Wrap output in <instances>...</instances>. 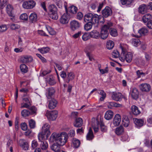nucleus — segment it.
Returning <instances> with one entry per match:
<instances>
[{
    "label": "nucleus",
    "instance_id": "1",
    "mask_svg": "<svg viewBox=\"0 0 152 152\" xmlns=\"http://www.w3.org/2000/svg\"><path fill=\"white\" fill-rule=\"evenodd\" d=\"M68 138V135L66 132H62L60 134L54 132L51 135L49 141L50 142H56L63 146L67 142Z\"/></svg>",
    "mask_w": 152,
    "mask_h": 152
},
{
    "label": "nucleus",
    "instance_id": "2",
    "mask_svg": "<svg viewBox=\"0 0 152 152\" xmlns=\"http://www.w3.org/2000/svg\"><path fill=\"white\" fill-rule=\"evenodd\" d=\"M113 26V23L110 22H108L104 24L101 28L100 38L103 39H105L107 37L109 33L108 30Z\"/></svg>",
    "mask_w": 152,
    "mask_h": 152
},
{
    "label": "nucleus",
    "instance_id": "3",
    "mask_svg": "<svg viewBox=\"0 0 152 152\" xmlns=\"http://www.w3.org/2000/svg\"><path fill=\"white\" fill-rule=\"evenodd\" d=\"M120 47L121 50L122 52L121 55L122 56V57L121 58H123L125 59L127 63H130L132 59V54L130 52L126 53V50L122 46H121Z\"/></svg>",
    "mask_w": 152,
    "mask_h": 152
},
{
    "label": "nucleus",
    "instance_id": "4",
    "mask_svg": "<svg viewBox=\"0 0 152 152\" xmlns=\"http://www.w3.org/2000/svg\"><path fill=\"white\" fill-rule=\"evenodd\" d=\"M49 10L50 11V17L54 20H57L58 18V15L57 12V8L54 5L50 6Z\"/></svg>",
    "mask_w": 152,
    "mask_h": 152
},
{
    "label": "nucleus",
    "instance_id": "5",
    "mask_svg": "<svg viewBox=\"0 0 152 152\" xmlns=\"http://www.w3.org/2000/svg\"><path fill=\"white\" fill-rule=\"evenodd\" d=\"M66 2H65L64 3V5L66 13L64 14L61 17L60 20V23L63 24L67 23L69 21L70 18L69 14L68 13V10L66 5Z\"/></svg>",
    "mask_w": 152,
    "mask_h": 152
},
{
    "label": "nucleus",
    "instance_id": "6",
    "mask_svg": "<svg viewBox=\"0 0 152 152\" xmlns=\"http://www.w3.org/2000/svg\"><path fill=\"white\" fill-rule=\"evenodd\" d=\"M58 113V111L55 110H47L45 115L49 121H53L56 119L57 117Z\"/></svg>",
    "mask_w": 152,
    "mask_h": 152
},
{
    "label": "nucleus",
    "instance_id": "7",
    "mask_svg": "<svg viewBox=\"0 0 152 152\" xmlns=\"http://www.w3.org/2000/svg\"><path fill=\"white\" fill-rule=\"evenodd\" d=\"M35 2L33 0H29L25 1L23 4V7L25 9H31L34 8L35 5Z\"/></svg>",
    "mask_w": 152,
    "mask_h": 152
},
{
    "label": "nucleus",
    "instance_id": "8",
    "mask_svg": "<svg viewBox=\"0 0 152 152\" xmlns=\"http://www.w3.org/2000/svg\"><path fill=\"white\" fill-rule=\"evenodd\" d=\"M46 96L48 99H50L54 98V94L55 91L54 88L52 87H50L46 89Z\"/></svg>",
    "mask_w": 152,
    "mask_h": 152
},
{
    "label": "nucleus",
    "instance_id": "9",
    "mask_svg": "<svg viewBox=\"0 0 152 152\" xmlns=\"http://www.w3.org/2000/svg\"><path fill=\"white\" fill-rule=\"evenodd\" d=\"M81 23L76 20H73L70 22V28L72 31L78 29L80 26Z\"/></svg>",
    "mask_w": 152,
    "mask_h": 152
},
{
    "label": "nucleus",
    "instance_id": "10",
    "mask_svg": "<svg viewBox=\"0 0 152 152\" xmlns=\"http://www.w3.org/2000/svg\"><path fill=\"white\" fill-rule=\"evenodd\" d=\"M50 127V125L47 123H46L42 127V132H44L46 135V138L47 139L48 136L50 134V132L49 130Z\"/></svg>",
    "mask_w": 152,
    "mask_h": 152
},
{
    "label": "nucleus",
    "instance_id": "11",
    "mask_svg": "<svg viewBox=\"0 0 152 152\" xmlns=\"http://www.w3.org/2000/svg\"><path fill=\"white\" fill-rule=\"evenodd\" d=\"M139 87L142 92H148L150 90L151 88L150 85L146 83L141 84L139 86Z\"/></svg>",
    "mask_w": 152,
    "mask_h": 152
},
{
    "label": "nucleus",
    "instance_id": "12",
    "mask_svg": "<svg viewBox=\"0 0 152 152\" xmlns=\"http://www.w3.org/2000/svg\"><path fill=\"white\" fill-rule=\"evenodd\" d=\"M112 13V11L111 9L108 7H106L105 9L102 11V14L104 18H107L110 16Z\"/></svg>",
    "mask_w": 152,
    "mask_h": 152
},
{
    "label": "nucleus",
    "instance_id": "13",
    "mask_svg": "<svg viewBox=\"0 0 152 152\" xmlns=\"http://www.w3.org/2000/svg\"><path fill=\"white\" fill-rule=\"evenodd\" d=\"M130 94L133 99L136 100L138 98L139 96V92L138 89L136 88H133L131 91Z\"/></svg>",
    "mask_w": 152,
    "mask_h": 152
},
{
    "label": "nucleus",
    "instance_id": "14",
    "mask_svg": "<svg viewBox=\"0 0 152 152\" xmlns=\"http://www.w3.org/2000/svg\"><path fill=\"white\" fill-rule=\"evenodd\" d=\"M33 60L31 56L27 55L23 56L20 58V61L23 63L31 62Z\"/></svg>",
    "mask_w": 152,
    "mask_h": 152
},
{
    "label": "nucleus",
    "instance_id": "15",
    "mask_svg": "<svg viewBox=\"0 0 152 152\" xmlns=\"http://www.w3.org/2000/svg\"><path fill=\"white\" fill-rule=\"evenodd\" d=\"M49 102L48 107L50 109H54L56 106L57 104V101L54 98L50 99H48Z\"/></svg>",
    "mask_w": 152,
    "mask_h": 152
},
{
    "label": "nucleus",
    "instance_id": "16",
    "mask_svg": "<svg viewBox=\"0 0 152 152\" xmlns=\"http://www.w3.org/2000/svg\"><path fill=\"white\" fill-rule=\"evenodd\" d=\"M106 106L107 107L110 109H112L113 107H122L121 104H117L116 102H108L106 103Z\"/></svg>",
    "mask_w": 152,
    "mask_h": 152
},
{
    "label": "nucleus",
    "instance_id": "17",
    "mask_svg": "<svg viewBox=\"0 0 152 152\" xmlns=\"http://www.w3.org/2000/svg\"><path fill=\"white\" fill-rule=\"evenodd\" d=\"M111 97L113 99L117 101H119L121 100L122 96L120 93L113 92Z\"/></svg>",
    "mask_w": 152,
    "mask_h": 152
},
{
    "label": "nucleus",
    "instance_id": "18",
    "mask_svg": "<svg viewBox=\"0 0 152 152\" xmlns=\"http://www.w3.org/2000/svg\"><path fill=\"white\" fill-rule=\"evenodd\" d=\"M91 38L98 39L100 38V33L97 31L94 30L90 32Z\"/></svg>",
    "mask_w": 152,
    "mask_h": 152
},
{
    "label": "nucleus",
    "instance_id": "19",
    "mask_svg": "<svg viewBox=\"0 0 152 152\" xmlns=\"http://www.w3.org/2000/svg\"><path fill=\"white\" fill-rule=\"evenodd\" d=\"M131 111L132 113L135 115H138L141 113L140 110L135 105H132L131 107Z\"/></svg>",
    "mask_w": 152,
    "mask_h": 152
},
{
    "label": "nucleus",
    "instance_id": "20",
    "mask_svg": "<svg viewBox=\"0 0 152 152\" xmlns=\"http://www.w3.org/2000/svg\"><path fill=\"white\" fill-rule=\"evenodd\" d=\"M102 16L101 15H98L96 14H93L92 20L91 22L92 23L94 24L96 23H99V20L102 18Z\"/></svg>",
    "mask_w": 152,
    "mask_h": 152
},
{
    "label": "nucleus",
    "instance_id": "21",
    "mask_svg": "<svg viewBox=\"0 0 152 152\" xmlns=\"http://www.w3.org/2000/svg\"><path fill=\"white\" fill-rule=\"evenodd\" d=\"M121 121V116L119 114H116L114 117L113 120V123L114 126H116L119 125Z\"/></svg>",
    "mask_w": 152,
    "mask_h": 152
},
{
    "label": "nucleus",
    "instance_id": "22",
    "mask_svg": "<svg viewBox=\"0 0 152 152\" xmlns=\"http://www.w3.org/2000/svg\"><path fill=\"white\" fill-rule=\"evenodd\" d=\"M83 124V121L82 118H76L74 123V126L76 127H81Z\"/></svg>",
    "mask_w": 152,
    "mask_h": 152
},
{
    "label": "nucleus",
    "instance_id": "23",
    "mask_svg": "<svg viewBox=\"0 0 152 152\" xmlns=\"http://www.w3.org/2000/svg\"><path fill=\"white\" fill-rule=\"evenodd\" d=\"M134 121L136 126L137 127L142 126L143 125L144 120L142 119L134 118Z\"/></svg>",
    "mask_w": 152,
    "mask_h": 152
},
{
    "label": "nucleus",
    "instance_id": "24",
    "mask_svg": "<svg viewBox=\"0 0 152 152\" xmlns=\"http://www.w3.org/2000/svg\"><path fill=\"white\" fill-rule=\"evenodd\" d=\"M61 145H59L56 142H55L51 146V149L56 152H58L60 151V146Z\"/></svg>",
    "mask_w": 152,
    "mask_h": 152
},
{
    "label": "nucleus",
    "instance_id": "25",
    "mask_svg": "<svg viewBox=\"0 0 152 152\" xmlns=\"http://www.w3.org/2000/svg\"><path fill=\"white\" fill-rule=\"evenodd\" d=\"M46 82L50 85L55 84L56 82L53 77H46L45 78Z\"/></svg>",
    "mask_w": 152,
    "mask_h": 152
},
{
    "label": "nucleus",
    "instance_id": "26",
    "mask_svg": "<svg viewBox=\"0 0 152 152\" xmlns=\"http://www.w3.org/2000/svg\"><path fill=\"white\" fill-rule=\"evenodd\" d=\"M139 12L142 14H144L148 11L146 4H142L139 7Z\"/></svg>",
    "mask_w": 152,
    "mask_h": 152
},
{
    "label": "nucleus",
    "instance_id": "27",
    "mask_svg": "<svg viewBox=\"0 0 152 152\" xmlns=\"http://www.w3.org/2000/svg\"><path fill=\"white\" fill-rule=\"evenodd\" d=\"M152 15L149 13H147L144 15L142 17V20L144 23H147L150 20H151Z\"/></svg>",
    "mask_w": 152,
    "mask_h": 152
},
{
    "label": "nucleus",
    "instance_id": "28",
    "mask_svg": "<svg viewBox=\"0 0 152 152\" xmlns=\"http://www.w3.org/2000/svg\"><path fill=\"white\" fill-rule=\"evenodd\" d=\"M37 17L35 13H32L29 16V21L31 23H34L37 20Z\"/></svg>",
    "mask_w": 152,
    "mask_h": 152
},
{
    "label": "nucleus",
    "instance_id": "29",
    "mask_svg": "<svg viewBox=\"0 0 152 152\" xmlns=\"http://www.w3.org/2000/svg\"><path fill=\"white\" fill-rule=\"evenodd\" d=\"M113 115V112L112 110H108L105 113L104 118L107 120H110L112 119Z\"/></svg>",
    "mask_w": 152,
    "mask_h": 152
},
{
    "label": "nucleus",
    "instance_id": "30",
    "mask_svg": "<svg viewBox=\"0 0 152 152\" xmlns=\"http://www.w3.org/2000/svg\"><path fill=\"white\" fill-rule=\"evenodd\" d=\"M93 14L88 13L85 15L84 17V21L85 22H91L92 20Z\"/></svg>",
    "mask_w": 152,
    "mask_h": 152
},
{
    "label": "nucleus",
    "instance_id": "31",
    "mask_svg": "<svg viewBox=\"0 0 152 152\" xmlns=\"http://www.w3.org/2000/svg\"><path fill=\"white\" fill-rule=\"evenodd\" d=\"M148 32V29L145 27H142L138 31V33L140 34V36H145L147 35Z\"/></svg>",
    "mask_w": 152,
    "mask_h": 152
},
{
    "label": "nucleus",
    "instance_id": "32",
    "mask_svg": "<svg viewBox=\"0 0 152 152\" xmlns=\"http://www.w3.org/2000/svg\"><path fill=\"white\" fill-rule=\"evenodd\" d=\"M72 145L76 148H78L80 146V142L79 140L76 138H73L72 140Z\"/></svg>",
    "mask_w": 152,
    "mask_h": 152
},
{
    "label": "nucleus",
    "instance_id": "33",
    "mask_svg": "<svg viewBox=\"0 0 152 152\" xmlns=\"http://www.w3.org/2000/svg\"><path fill=\"white\" fill-rule=\"evenodd\" d=\"M109 29H110L109 33L112 36L115 37L118 36L117 31L115 29L110 27Z\"/></svg>",
    "mask_w": 152,
    "mask_h": 152
},
{
    "label": "nucleus",
    "instance_id": "34",
    "mask_svg": "<svg viewBox=\"0 0 152 152\" xmlns=\"http://www.w3.org/2000/svg\"><path fill=\"white\" fill-rule=\"evenodd\" d=\"M124 132V128L123 126H121L116 129L115 133L118 135H120L123 134Z\"/></svg>",
    "mask_w": 152,
    "mask_h": 152
},
{
    "label": "nucleus",
    "instance_id": "35",
    "mask_svg": "<svg viewBox=\"0 0 152 152\" xmlns=\"http://www.w3.org/2000/svg\"><path fill=\"white\" fill-rule=\"evenodd\" d=\"M41 142L40 144V147L42 150H46L48 147V144L47 142L45 141H40Z\"/></svg>",
    "mask_w": 152,
    "mask_h": 152
},
{
    "label": "nucleus",
    "instance_id": "36",
    "mask_svg": "<svg viewBox=\"0 0 152 152\" xmlns=\"http://www.w3.org/2000/svg\"><path fill=\"white\" fill-rule=\"evenodd\" d=\"M95 123L94 126L93 123H92V125L93 128L94 132H96L98 131V127L99 123V121L97 119L95 121Z\"/></svg>",
    "mask_w": 152,
    "mask_h": 152
},
{
    "label": "nucleus",
    "instance_id": "37",
    "mask_svg": "<svg viewBox=\"0 0 152 152\" xmlns=\"http://www.w3.org/2000/svg\"><path fill=\"white\" fill-rule=\"evenodd\" d=\"M99 123L101 131L103 132H106L107 130V127L106 126L104 125L102 121L100 120Z\"/></svg>",
    "mask_w": 152,
    "mask_h": 152
},
{
    "label": "nucleus",
    "instance_id": "38",
    "mask_svg": "<svg viewBox=\"0 0 152 152\" xmlns=\"http://www.w3.org/2000/svg\"><path fill=\"white\" fill-rule=\"evenodd\" d=\"M77 8L74 6H72L69 8V12L72 14H75L77 12Z\"/></svg>",
    "mask_w": 152,
    "mask_h": 152
},
{
    "label": "nucleus",
    "instance_id": "39",
    "mask_svg": "<svg viewBox=\"0 0 152 152\" xmlns=\"http://www.w3.org/2000/svg\"><path fill=\"white\" fill-rule=\"evenodd\" d=\"M122 124L125 127H127L128 126L129 124V119L127 117H125L122 119Z\"/></svg>",
    "mask_w": 152,
    "mask_h": 152
},
{
    "label": "nucleus",
    "instance_id": "40",
    "mask_svg": "<svg viewBox=\"0 0 152 152\" xmlns=\"http://www.w3.org/2000/svg\"><path fill=\"white\" fill-rule=\"evenodd\" d=\"M132 45L135 47L138 46L140 44V41L137 38L132 39Z\"/></svg>",
    "mask_w": 152,
    "mask_h": 152
},
{
    "label": "nucleus",
    "instance_id": "41",
    "mask_svg": "<svg viewBox=\"0 0 152 152\" xmlns=\"http://www.w3.org/2000/svg\"><path fill=\"white\" fill-rule=\"evenodd\" d=\"M46 134L44 132H42L39 133L38 135V138L40 141H44V140L45 139V137H46Z\"/></svg>",
    "mask_w": 152,
    "mask_h": 152
},
{
    "label": "nucleus",
    "instance_id": "42",
    "mask_svg": "<svg viewBox=\"0 0 152 152\" xmlns=\"http://www.w3.org/2000/svg\"><path fill=\"white\" fill-rule=\"evenodd\" d=\"M20 68L21 72L24 73H26L28 71L27 67L24 64H22L20 65Z\"/></svg>",
    "mask_w": 152,
    "mask_h": 152
},
{
    "label": "nucleus",
    "instance_id": "43",
    "mask_svg": "<svg viewBox=\"0 0 152 152\" xmlns=\"http://www.w3.org/2000/svg\"><path fill=\"white\" fill-rule=\"evenodd\" d=\"M13 7L10 4L7 5L6 7L7 12L8 15H12V14L13 13Z\"/></svg>",
    "mask_w": 152,
    "mask_h": 152
},
{
    "label": "nucleus",
    "instance_id": "44",
    "mask_svg": "<svg viewBox=\"0 0 152 152\" xmlns=\"http://www.w3.org/2000/svg\"><path fill=\"white\" fill-rule=\"evenodd\" d=\"M114 46V42L111 40H109L107 43V48L109 50L113 48Z\"/></svg>",
    "mask_w": 152,
    "mask_h": 152
},
{
    "label": "nucleus",
    "instance_id": "45",
    "mask_svg": "<svg viewBox=\"0 0 152 152\" xmlns=\"http://www.w3.org/2000/svg\"><path fill=\"white\" fill-rule=\"evenodd\" d=\"M93 23L91 22H88L84 26L85 30L88 31L90 30L92 27Z\"/></svg>",
    "mask_w": 152,
    "mask_h": 152
},
{
    "label": "nucleus",
    "instance_id": "46",
    "mask_svg": "<svg viewBox=\"0 0 152 152\" xmlns=\"http://www.w3.org/2000/svg\"><path fill=\"white\" fill-rule=\"evenodd\" d=\"M41 53L45 54L48 53L50 50L49 48L47 47L43 48H39L38 49Z\"/></svg>",
    "mask_w": 152,
    "mask_h": 152
},
{
    "label": "nucleus",
    "instance_id": "47",
    "mask_svg": "<svg viewBox=\"0 0 152 152\" xmlns=\"http://www.w3.org/2000/svg\"><path fill=\"white\" fill-rule=\"evenodd\" d=\"M91 38L90 32L85 33L82 36V38L83 40L86 41Z\"/></svg>",
    "mask_w": 152,
    "mask_h": 152
},
{
    "label": "nucleus",
    "instance_id": "48",
    "mask_svg": "<svg viewBox=\"0 0 152 152\" xmlns=\"http://www.w3.org/2000/svg\"><path fill=\"white\" fill-rule=\"evenodd\" d=\"M134 1V0H120L121 2L123 5H130Z\"/></svg>",
    "mask_w": 152,
    "mask_h": 152
},
{
    "label": "nucleus",
    "instance_id": "49",
    "mask_svg": "<svg viewBox=\"0 0 152 152\" xmlns=\"http://www.w3.org/2000/svg\"><path fill=\"white\" fill-rule=\"evenodd\" d=\"M30 111V114L31 115H36L37 114V109L34 106H32L29 109Z\"/></svg>",
    "mask_w": 152,
    "mask_h": 152
},
{
    "label": "nucleus",
    "instance_id": "50",
    "mask_svg": "<svg viewBox=\"0 0 152 152\" xmlns=\"http://www.w3.org/2000/svg\"><path fill=\"white\" fill-rule=\"evenodd\" d=\"M29 126L31 129H34L35 127L36 123L35 121L32 119L29 121Z\"/></svg>",
    "mask_w": 152,
    "mask_h": 152
},
{
    "label": "nucleus",
    "instance_id": "51",
    "mask_svg": "<svg viewBox=\"0 0 152 152\" xmlns=\"http://www.w3.org/2000/svg\"><path fill=\"white\" fill-rule=\"evenodd\" d=\"M98 93L101 95L102 96L100 98L101 101H103L105 99L106 96V94L103 90H99Z\"/></svg>",
    "mask_w": 152,
    "mask_h": 152
},
{
    "label": "nucleus",
    "instance_id": "52",
    "mask_svg": "<svg viewBox=\"0 0 152 152\" xmlns=\"http://www.w3.org/2000/svg\"><path fill=\"white\" fill-rule=\"evenodd\" d=\"M22 115L24 117L28 116L30 114L29 111L26 110H23L21 112Z\"/></svg>",
    "mask_w": 152,
    "mask_h": 152
},
{
    "label": "nucleus",
    "instance_id": "53",
    "mask_svg": "<svg viewBox=\"0 0 152 152\" xmlns=\"http://www.w3.org/2000/svg\"><path fill=\"white\" fill-rule=\"evenodd\" d=\"M46 28L49 34L52 35H53L55 34V31L51 28L50 27H47Z\"/></svg>",
    "mask_w": 152,
    "mask_h": 152
},
{
    "label": "nucleus",
    "instance_id": "54",
    "mask_svg": "<svg viewBox=\"0 0 152 152\" xmlns=\"http://www.w3.org/2000/svg\"><path fill=\"white\" fill-rule=\"evenodd\" d=\"M20 25L17 24H12L10 26L11 29L12 30H15L18 29L20 28Z\"/></svg>",
    "mask_w": 152,
    "mask_h": 152
},
{
    "label": "nucleus",
    "instance_id": "55",
    "mask_svg": "<svg viewBox=\"0 0 152 152\" xmlns=\"http://www.w3.org/2000/svg\"><path fill=\"white\" fill-rule=\"evenodd\" d=\"M113 57L114 58H118L119 56V53L117 50H114L112 53Z\"/></svg>",
    "mask_w": 152,
    "mask_h": 152
},
{
    "label": "nucleus",
    "instance_id": "56",
    "mask_svg": "<svg viewBox=\"0 0 152 152\" xmlns=\"http://www.w3.org/2000/svg\"><path fill=\"white\" fill-rule=\"evenodd\" d=\"M38 145V143L37 141L35 140H33L31 143V148L33 149H34L37 147Z\"/></svg>",
    "mask_w": 152,
    "mask_h": 152
},
{
    "label": "nucleus",
    "instance_id": "57",
    "mask_svg": "<svg viewBox=\"0 0 152 152\" xmlns=\"http://www.w3.org/2000/svg\"><path fill=\"white\" fill-rule=\"evenodd\" d=\"M20 18L22 20H27L28 19V16L26 13H23L20 15Z\"/></svg>",
    "mask_w": 152,
    "mask_h": 152
},
{
    "label": "nucleus",
    "instance_id": "58",
    "mask_svg": "<svg viewBox=\"0 0 152 152\" xmlns=\"http://www.w3.org/2000/svg\"><path fill=\"white\" fill-rule=\"evenodd\" d=\"M98 5V3L96 1L91 4L90 7L92 10H94Z\"/></svg>",
    "mask_w": 152,
    "mask_h": 152
},
{
    "label": "nucleus",
    "instance_id": "59",
    "mask_svg": "<svg viewBox=\"0 0 152 152\" xmlns=\"http://www.w3.org/2000/svg\"><path fill=\"white\" fill-rule=\"evenodd\" d=\"M7 29L6 26L5 25L0 26V32H2L5 31Z\"/></svg>",
    "mask_w": 152,
    "mask_h": 152
},
{
    "label": "nucleus",
    "instance_id": "60",
    "mask_svg": "<svg viewBox=\"0 0 152 152\" xmlns=\"http://www.w3.org/2000/svg\"><path fill=\"white\" fill-rule=\"evenodd\" d=\"M21 127L22 130H26L28 128L27 125L26 123H23L21 124Z\"/></svg>",
    "mask_w": 152,
    "mask_h": 152
},
{
    "label": "nucleus",
    "instance_id": "61",
    "mask_svg": "<svg viewBox=\"0 0 152 152\" xmlns=\"http://www.w3.org/2000/svg\"><path fill=\"white\" fill-rule=\"evenodd\" d=\"M37 56L38 57L43 63H46L47 62L46 60L40 54L37 53L36 54Z\"/></svg>",
    "mask_w": 152,
    "mask_h": 152
},
{
    "label": "nucleus",
    "instance_id": "62",
    "mask_svg": "<svg viewBox=\"0 0 152 152\" xmlns=\"http://www.w3.org/2000/svg\"><path fill=\"white\" fill-rule=\"evenodd\" d=\"M94 137L93 134H87L86 136V138L87 140H92Z\"/></svg>",
    "mask_w": 152,
    "mask_h": 152
},
{
    "label": "nucleus",
    "instance_id": "63",
    "mask_svg": "<svg viewBox=\"0 0 152 152\" xmlns=\"http://www.w3.org/2000/svg\"><path fill=\"white\" fill-rule=\"evenodd\" d=\"M41 6L42 7L44 10L46 12L47 11V9L46 7V3L45 1H41L40 2Z\"/></svg>",
    "mask_w": 152,
    "mask_h": 152
},
{
    "label": "nucleus",
    "instance_id": "64",
    "mask_svg": "<svg viewBox=\"0 0 152 152\" xmlns=\"http://www.w3.org/2000/svg\"><path fill=\"white\" fill-rule=\"evenodd\" d=\"M23 149L25 150H27L28 148V142H24L23 144Z\"/></svg>",
    "mask_w": 152,
    "mask_h": 152
}]
</instances>
